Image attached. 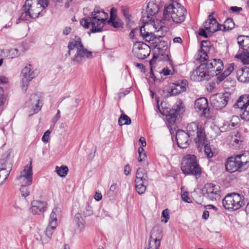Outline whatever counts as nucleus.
I'll return each mask as SVG.
<instances>
[{"label":"nucleus","mask_w":249,"mask_h":249,"mask_svg":"<svg viewBox=\"0 0 249 249\" xmlns=\"http://www.w3.org/2000/svg\"><path fill=\"white\" fill-rule=\"evenodd\" d=\"M69 171V169L67 166L62 165L61 167L56 166L55 168V172L57 174L62 177H65Z\"/></svg>","instance_id":"nucleus-41"},{"label":"nucleus","mask_w":249,"mask_h":249,"mask_svg":"<svg viewBox=\"0 0 249 249\" xmlns=\"http://www.w3.org/2000/svg\"><path fill=\"white\" fill-rule=\"evenodd\" d=\"M8 82V79L3 76H0V83L5 84Z\"/></svg>","instance_id":"nucleus-63"},{"label":"nucleus","mask_w":249,"mask_h":249,"mask_svg":"<svg viewBox=\"0 0 249 249\" xmlns=\"http://www.w3.org/2000/svg\"><path fill=\"white\" fill-rule=\"evenodd\" d=\"M235 85V81L233 80L230 78H227L223 82V87L226 89H230L233 87Z\"/></svg>","instance_id":"nucleus-45"},{"label":"nucleus","mask_w":249,"mask_h":249,"mask_svg":"<svg viewBox=\"0 0 249 249\" xmlns=\"http://www.w3.org/2000/svg\"><path fill=\"white\" fill-rule=\"evenodd\" d=\"M188 192H185L181 194V198L182 200L186 202L191 203L192 202L191 199L188 196Z\"/></svg>","instance_id":"nucleus-53"},{"label":"nucleus","mask_w":249,"mask_h":249,"mask_svg":"<svg viewBox=\"0 0 249 249\" xmlns=\"http://www.w3.org/2000/svg\"><path fill=\"white\" fill-rule=\"evenodd\" d=\"M74 221L76 224V231L82 232L85 230V221L80 213L75 215Z\"/></svg>","instance_id":"nucleus-26"},{"label":"nucleus","mask_w":249,"mask_h":249,"mask_svg":"<svg viewBox=\"0 0 249 249\" xmlns=\"http://www.w3.org/2000/svg\"><path fill=\"white\" fill-rule=\"evenodd\" d=\"M159 11V5L153 2H149L146 8L147 17L151 18V17L157 14Z\"/></svg>","instance_id":"nucleus-28"},{"label":"nucleus","mask_w":249,"mask_h":249,"mask_svg":"<svg viewBox=\"0 0 249 249\" xmlns=\"http://www.w3.org/2000/svg\"><path fill=\"white\" fill-rule=\"evenodd\" d=\"M220 27L223 31L231 30L234 27V23L233 20L229 18L226 19L224 24H220Z\"/></svg>","instance_id":"nucleus-38"},{"label":"nucleus","mask_w":249,"mask_h":249,"mask_svg":"<svg viewBox=\"0 0 249 249\" xmlns=\"http://www.w3.org/2000/svg\"><path fill=\"white\" fill-rule=\"evenodd\" d=\"M183 110L182 102L180 101L177 102L176 105L174 106L173 109L170 111L166 117L170 127H171L174 125L178 112L180 111V113H181Z\"/></svg>","instance_id":"nucleus-19"},{"label":"nucleus","mask_w":249,"mask_h":249,"mask_svg":"<svg viewBox=\"0 0 249 249\" xmlns=\"http://www.w3.org/2000/svg\"><path fill=\"white\" fill-rule=\"evenodd\" d=\"M190 137L184 130H179L176 132V138L178 147L186 148L189 145Z\"/></svg>","instance_id":"nucleus-23"},{"label":"nucleus","mask_w":249,"mask_h":249,"mask_svg":"<svg viewBox=\"0 0 249 249\" xmlns=\"http://www.w3.org/2000/svg\"><path fill=\"white\" fill-rule=\"evenodd\" d=\"M220 24L217 22L212 15L208 16V19L203 24L204 28L210 35L218 30H221L222 28H220Z\"/></svg>","instance_id":"nucleus-21"},{"label":"nucleus","mask_w":249,"mask_h":249,"mask_svg":"<svg viewBox=\"0 0 249 249\" xmlns=\"http://www.w3.org/2000/svg\"><path fill=\"white\" fill-rule=\"evenodd\" d=\"M117 18V10L113 7L110 9V21Z\"/></svg>","instance_id":"nucleus-50"},{"label":"nucleus","mask_w":249,"mask_h":249,"mask_svg":"<svg viewBox=\"0 0 249 249\" xmlns=\"http://www.w3.org/2000/svg\"><path fill=\"white\" fill-rule=\"evenodd\" d=\"M22 89L26 91L28 86V84L37 74V71L33 70L31 65L29 64L25 66L22 71Z\"/></svg>","instance_id":"nucleus-13"},{"label":"nucleus","mask_w":249,"mask_h":249,"mask_svg":"<svg viewBox=\"0 0 249 249\" xmlns=\"http://www.w3.org/2000/svg\"><path fill=\"white\" fill-rule=\"evenodd\" d=\"M243 141L240 138L235 135L232 138L231 140V144L235 148H239L240 146L242 145Z\"/></svg>","instance_id":"nucleus-43"},{"label":"nucleus","mask_w":249,"mask_h":249,"mask_svg":"<svg viewBox=\"0 0 249 249\" xmlns=\"http://www.w3.org/2000/svg\"><path fill=\"white\" fill-rule=\"evenodd\" d=\"M10 171L9 170H6L4 168H2L0 170V178H3V181L1 183H3L7 178L8 177Z\"/></svg>","instance_id":"nucleus-46"},{"label":"nucleus","mask_w":249,"mask_h":249,"mask_svg":"<svg viewBox=\"0 0 249 249\" xmlns=\"http://www.w3.org/2000/svg\"><path fill=\"white\" fill-rule=\"evenodd\" d=\"M71 31V28L70 27H66L63 31V34L64 35H69Z\"/></svg>","instance_id":"nucleus-60"},{"label":"nucleus","mask_w":249,"mask_h":249,"mask_svg":"<svg viewBox=\"0 0 249 249\" xmlns=\"http://www.w3.org/2000/svg\"><path fill=\"white\" fill-rule=\"evenodd\" d=\"M239 109L238 112L242 119L249 121V95H243L240 97L234 105Z\"/></svg>","instance_id":"nucleus-9"},{"label":"nucleus","mask_w":249,"mask_h":249,"mask_svg":"<svg viewBox=\"0 0 249 249\" xmlns=\"http://www.w3.org/2000/svg\"><path fill=\"white\" fill-rule=\"evenodd\" d=\"M57 225V224H55L54 223H51V222H49V224L46 228L45 231L46 235L48 237L50 238L52 236Z\"/></svg>","instance_id":"nucleus-42"},{"label":"nucleus","mask_w":249,"mask_h":249,"mask_svg":"<svg viewBox=\"0 0 249 249\" xmlns=\"http://www.w3.org/2000/svg\"><path fill=\"white\" fill-rule=\"evenodd\" d=\"M136 190L140 195L143 194L146 190L148 182L135 181Z\"/></svg>","instance_id":"nucleus-36"},{"label":"nucleus","mask_w":249,"mask_h":249,"mask_svg":"<svg viewBox=\"0 0 249 249\" xmlns=\"http://www.w3.org/2000/svg\"><path fill=\"white\" fill-rule=\"evenodd\" d=\"M27 106L31 109V116L35 113H37L41 108L42 103L40 101V97L34 94L31 96L30 98L26 103Z\"/></svg>","instance_id":"nucleus-20"},{"label":"nucleus","mask_w":249,"mask_h":249,"mask_svg":"<svg viewBox=\"0 0 249 249\" xmlns=\"http://www.w3.org/2000/svg\"><path fill=\"white\" fill-rule=\"evenodd\" d=\"M181 170L185 175H193L196 178H199L202 173V169L198 163L196 157L191 154L183 157Z\"/></svg>","instance_id":"nucleus-4"},{"label":"nucleus","mask_w":249,"mask_h":249,"mask_svg":"<svg viewBox=\"0 0 249 249\" xmlns=\"http://www.w3.org/2000/svg\"><path fill=\"white\" fill-rule=\"evenodd\" d=\"M131 169L129 165L127 164L124 166V173L126 176H128L130 174Z\"/></svg>","instance_id":"nucleus-56"},{"label":"nucleus","mask_w":249,"mask_h":249,"mask_svg":"<svg viewBox=\"0 0 249 249\" xmlns=\"http://www.w3.org/2000/svg\"><path fill=\"white\" fill-rule=\"evenodd\" d=\"M229 100L228 93H218L211 98L212 106L216 109H221L227 105Z\"/></svg>","instance_id":"nucleus-14"},{"label":"nucleus","mask_w":249,"mask_h":249,"mask_svg":"<svg viewBox=\"0 0 249 249\" xmlns=\"http://www.w3.org/2000/svg\"><path fill=\"white\" fill-rule=\"evenodd\" d=\"M234 65L233 63L230 64L223 72H221V73L218 72L217 80L216 81L217 84H219L220 82L224 80L231 74L234 70Z\"/></svg>","instance_id":"nucleus-27"},{"label":"nucleus","mask_w":249,"mask_h":249,"mask_svg":"<svg viewBox=\"0 0 249 249\" xmlns=\"http://www.w3.org/2000/svg\"><path fill=\"white\" fill-rule=\"evenodd\" d=\"M32 161L30 160L29 164L26 165L24 169L17 177V180L21 186H29L32 183L33 170Z\"/></svg>","instance_id":"nucleus-11"},{"label":"nucleus","mask_w":249,"mask_h":249,"mask_svg":"<svg viewBox=\"0 0 249 249\" xmlns=\"http://www.w3.org/2000/svg\"><path fill=\"white\" fill-rule=\"evenodd\" d=\"M160 73H162L164 76H167L173 74L171 71L167 68L163 69Z\"/></svg>","instance_id":"nucleus-55"},{"label":"nucleus","mask_w":249,"mask_h":249,"mask_svg":"<svg viewBox=\"0 0 249 249\" xmlns=\"http://www.w3.org/2000/svg\"><path fill=\"white\" fill-rule=\"evenodd\" d=\"M230 10L233 12L238 13L242 10V8L237 6H231L230 7Z\"/></svg>","instance_id":"nucleus-57"},{"label":"nucleus","mask_w":249,"mask_h":249,"mask_svg":"<svg viewBox=\"0 0 249 249\" xmlns=\"http://www.w3.org/2000/svg\"><path fill=\"white\" fill-rule=\"evenodd\" d=\"M47 209L46 201L40 200H34L31 203L30 212L33 214H41Z\"/></svg>","instance_id":"nucleus-22"},{"label":"nucleus","mask_w":249,"mask_h":249,"mask_svg":"<svg viewBox=\"0 0 249 249\" xmlns=\"http://www.w3.org/2000/svg\"><path fill=\"white\" fill-rule=\"evenodd\" d=\"M204 195L211 200H217L220 199V187L212 183L205 185Z\"/></svg>","instance_id":"nucleus-17"},{"label":"nucleus","mask_w":249,"mask_h":249,"mask_svg":"<svg viewBox=\"0 0 249 249\" xmlns=\"http://www.w3.org/2000/svg\"><path fill=\"white\" fill-rule=\"evenodd\" d=\"M3 91L0 89V111L2 109L5 98L2 94Z\"/></svg>","instance_id":"nucleus-49"},{"label":"nucleus","mask_w":249,"mask_h":249,"mask_svg":"<svg viewBox=\"0 0 249 249\" xmlns=\"http://www.w3.org/2000/svg\"><path fill=\"white\" fill-rule=\"evenodd\" d=\"M157 57L154 56L152 59L149 61V64L150 66L151 71H152V69L155 67V64L156 63Z\"/></svg>","instance_id":"nucleus-54"},{"label":"nucleus","mask_w":249,"mask_h":249,"mask_svg":"<svg viewBox=\"0 0 249 249\" xmlns=\"http://www.w3.org/2000/svg\"><path fill=\"white\" fill-rule=\"evenodd\" d=\"M237 40L240 47L243 49V51L244 49H246L244 48H249V36H239L237 37Z\"/></svg>","instance_id":"nucleus-34"},{"label":"nucleus","mask_w":249,"mask_h":249,"mask_svg":"<svg viewBox=\"0 0 249 249\" xmlns=\"http://www.w3.org/2000/svg\"><path fill=\"white\" fill-rule=\"evenodd\" d=\"M204 64L209 71L210 75L212 76H215L217 80L218 72L221 73L224 68L222 61L219 59H213Z\"/></svg>","instance_id":"nucleus-16"},{"label":"nucleus","mask_w":249,"mask_h":249,"mask_svg":"<svg viewBox=\"0 0 249 249\" xmlns=\"http://www.w3.org/2000/svg\"><path fill=\"white\" fill-rule=\"evenodd\" d=\"M222 204L226 209L233 211L239 209L245 204L242 197L235 193L226 195L223 199Z\"/></svg>","instance_id":"nucleus-8"},{"label":"nucleus","mask_w":249,"mask_h":249,"mask_svg":"<svg viewBox=\"0 0 249 249\" xmlns=\"http://www.w3.org/2000/svg\"><path fill=\"white\" fill-rule=\"evenodd\" d=\"M161 27L162 25L159 24L158 20L151 21L150 19L149 22H146L141 27V35L145 41L151 43L155 48L158 45L159 39L155 36L153 33L160 31Z\"/></svg>","instance_id":"nucleus-5"},{"label":"nucleus","mask_w":249,"mask_h":249,"mask_svg":"<svg viewBox=\"0 0 249 249\" xmlns=\"http://www.w3.org/2000/svg\"><path fill=\"white\" fill-rule=\"evenodd\" d=\"M194 108L196 112H201V116L209 117L210 109L208 107V100L206 98L202 97L196 100L195 102Z\"/></svg>","instance_id":"nucleus-18"},{"label":"nucleus","mask_w":249,"mask_h":249,"mask_svg":"<svg viewBox=\"0 0 249 249\" xmlns=\"http://www.w3.org/2000/svg\"><path fill=\"white\" fill-rule=\"evenodd\" d=\"M186 14V9L180 4L173 3L165 8L163 18L166 20L172 19L174 22L179 23L184 20Z\"/></svg>","instance_id":"nucleus-6"},{"label":"nucleus","mask_w":249,"mask_h":249,"mask_svg":"<svg viewBox=\"0 0 249 249\" xmlns=\"http://www.w3.org/2000/svg\"><path fill=\"white\" fill-rule=\"evenodd\" d=\"M209 43L206 41H203L201 42V53H202V54H200V59L201 60H206L208 58V56L206 54V52L208 50V45Z\"/></svg>","instance_id":"nucleus-39"},{"label":"nucleus","mask_w":249,"mask_h":249,"mask_svg":"<svg viewBox=\"0 0 249 249\" xmlns=\"http://www.w3.org/2000/svg\"><path fill=\"white\" fill-rule=\"evenodd\" d=\"M135 181L148 182V176L146 171L143 168H138L136 172Z\"/></svg>","instance_id":"nucleus-31"},{"label":"nucleus","mask_w":249,"mask_h":249,"mask_svg":"<svg viewBox=\"0 0 249 249\" xmlns=\"http://www.w3.org/2000/svg\"><path fill=\"white\" fill-rule=\"evenodd\" d=\"M60 118V111L58 110L55 117L53 119V122L55 124Z\"/></svg>","instance_id":"nucleus-58"},{"label":"nucleus","mask_w":249,"mask_h":249,"mask_svg":"<svg viewBox=\"0 0 249 249\" xmlns=\"http://www.w3.org/2000/svg\"><path fill=\"white\" fill-rule=\"evenodd\" d=\"M94 198L97 201H100L102 198V195L101 193L96 192L94 196Z\"/></svg>","instance_id":"nucleus-59"},{"label":"nucleus","mask_w":249,"mask_h":249,"mask_svg":"<svg viewBox=\"0 0 249 249\" xmlns=\"http://www.w3.org/2000/svg\"><path fill=\"white\" fill-rule=\"evenodd\" d=\"M209 212L207 210H205L203 213V214H202V218L204 219H207L209 216Z\"/></svg>","instance_id":"nucleus-62"},{"label":"nucleus","mask_w":249,"mask_h":249,"mask_svg":"<svg viewBox=\"0 0 249 249\" xmlns=\"http://www.w3.org/2000/svg\"><path fill=\"white\" fill-rule=\"evenodd\" d=\"M51 133V131L49 130H47L44 134L42 140L43 142L47 143L49 142L50 139V135Z\"/></svg>","instance_id":"nucleus-51"},{"label":"nucleus","mask_w":249,"mask_h":249,"mask_svg":"<svg viewBox=\"0 0 249 249\" xmlns=\"http://www.w3.org/2000/svg\"><path fill=\"white\" fill-rule=\"evenodd\" d=\"M130 118L126 115L122 114L119 119L118 123L121 126L123 125H128L131 124Z\"/></svg>","instance_id":"nucleus-40"},{"label":"nucleus","mask_w":249,"mask_h":249,"mask_svg":"<svg viewBox=\"0 0 249 249\" xmlns=\"http://www.w3.org/2000/svg\"><path fill=\"white\" fill-rule=\"evenodd\" d=\"M235 57L239 58L244 64H249V53L247 49H244L243 53L236 54Z\"/></svg>","instance_id":"nucleus-37"},{"label":"nucleus","mask_w":249,"mask_h":249,"mask_svg":"<svg viewBox=\"0 0 249 249\" xmlns=\"http://www.w3.org/2000/svg\"><path fill=\"white\" fill-rule=\"evenodd\" d=\"M27 186H21L20 189L21 194L24 197H26L29 195V191Z\"/></svg>","instance_id":"nucleus-48"},{"label":"nucleus","mask_w":249,"mask_h":249,"mask_svg":"<svg viewBox=\"0 0 249 249\" xmlns=\"http://www.w3.org/2000/svg\"><path fill=\"white\" fill-rule=\"evenodd\" d=\"M198 34L199 36L204 37H208L209 36H211L205 29L200 28L199 30Z\"/></svg>","instance_id":"nucleus-52"},{"label":"nucleus","mask_w":249,"mask_h":249,"mask_svg":"<svg viewBox=\"0 0 249 249\" xmlns=\"http://www.w3.org/2000/svg\"><path fill=\"white\" fill-rule=\"evenodd\" d=\"M186 90V83L181 82L180 83L173 84L170 87L169 94L170 96H176Z\"/></svg>","instance_id":"nucleus-25"},{"label":"nucleus","mask_w":249,"mask_h":249,"mask_svg":"<svg viewBox=\"0 0 249 249\" xmlns=\"http://www.w3.org/2000/svg\"><path fill=\"white\" fill-rule=\"evenodd\" d=\"M211 75L205 64H201L198 68L193 71L191 74L190 78L195 81H201L208 79Z\"/></svg>","instance_id":"nucleus-12"},{"label":"nucleus","mask_w":249,"mask_h":249,"mask_svg":"<svg viewBox=\"0 0 249 249\" xmlns=\"http://www.w3.org/2000/svg\"><path fill=\"white\" fill-rule=\"evenodd\" d=\"M225 167L226 170L230 173L242 170L236 156L231 157L228 159L225 163Z\"/></svg>","instance_id":"nucleus-24"},{"label":"nucleus","mask_w":249,"mask_h":249,"mask_svg":"<svg viewBox=\"0 0 249 249\" xmlns=\"http://www.w3.org/2000/svg\"><path fill=\"white\" fill-rule=\"evenodd\" d=\"M204 143L200 144L199 143H196V146L198 148H201L202 147H204V152L208 158H211L213 156V153L210 147V146L208 144L207 139L206 138V136L205 138Z\"/></svg>","instance_id":"nucleus-33"},{"label":"nucleus","mask_w":249,"mask_h":249,"mask_svg":"<svg viewBox=\"0 0 249 249\" xmlns=\"http://www.w3.org/2000/svg\"><path fill=\"white\" fill-rule=\"evenodd\" d=\"M68 48L69 51L66 56H71V62L74 65L81 64L85 59L93 57L92 52L84 47L79 37L70 41Z\"/></svg>","instance_id":"nucleus-1"},{"label":"nucleus","mask_w":249,"mask_h":249,"mask_svg":"<svg viewBox=\"0 0 249 249\" xmlns=\"http://www.w3.org/2000/svg\"><path fill=\"white\" fill-rule=\"evenodd\" d=\"M132 51L139 59H142L149 55L150 48L143 42H137L134 43Z\"/></svg>","instance_id":"nucleus-15"},{"label":"nucleus","mask_w":249,"mask_h":249,"mask_svg":"<svg viewBox=\"0 0 249 249\" xmlns=\"http://www.w3.org/2000/svg\"><path fill=\"white\" fill-rule=\"evenodd\" d=\"M145 157L146 156L145 153L140 154L138 157V161L139 162L142 161V160H144Z\"/></svg>","instance_id":"nucleus-64"},{"label":"nucleus","mask_w":249,"mask_h":249,"mask_svg":"<svg viewBox=\"0 0 249 249\" xmlns=\"http://www.w3.org/2000/svg\"><path fill=\"white\" fill-rule=\"evenodd\" d=\"M236 157L242 170L245 169L247 167V164L249 163V154L238 155Z\"/></svg>","instance_id":"nucleus-32"},{"label":"nucleus","mask_w":249,"mask_h":249,"mask_svg":"<svg viewBox=\"0 0 249 249\" xmlns=\"http://www.w3.org/2000/svg\"><path fill=\"white\" fill-rule=\"evenodd\" d=\"M48 0H38L36 5H33L32 0H26L23 6V12L18 19L28 20L31 18H36L43 10L48 6Z\"/></svg>","instance_id":"nucleus-3"},{"label":"nucleus","mask_w":249,"mask_h":249,"mask_svg":"<svg viewBox=\"0 0 249 249\" xmlns=\"http://www.w3.org/2000/svg\"><path fill=\"white\" fill-rule=\"evenodd\" d=\"M108 14L99 8L96 7L91 13V17L82 18L80 24L85 28L88 29L91 26L92 33L101 32L107 19Z\"/></svg>","instance_id":"nucleus-2"},{"label":"nucleus","mask_w":249,"mask_h":249,"mask_svg":"<svg viewBox=\"0 0 249 249\" xmlns=\"http://www.w3.org/2000/svg\"><path fill=\"white\" fill-rule=\"evenodd\" d=\"M61 216V210L58 207H55L53 210L50 217L49 222L52 224L57 225L58 219Z\"/></svg>","instance_id":"nucleus-30"},{"label":"nucleus","mask_w":249,"mask_h":249,"mask_svg":"<svg viewBox=\"0 0 249 249\" xmlns=\"http://www.w3.org/2000/svg\"><path fill=\"white\" fill-rule=\"evenodd\" d=\"M121 10L124 17L125 18L127 25L131 27L133 25V22L131 20V16L129 14L128 7L125 6H122L121 7Z\"/></svg>","instance_id":"nucleus-35"},{"label":"nucleus","mask_w":249,"mask_h":249,"mask_svg":"<svg viewBox=\"0 0 249 249\" xmlns=\"http://www.w3.org/2000/svg\"><path fill=\"white\" fill-rule=\"evenodd\" d=\"M107 23L109 25H110L111 26H113L114 28H119L120 27H122L123 26V23L121 21L120 19L118 18H115L113 20H112L111 21H110V20H108L107 21Z\"/></svg>","instance_id":"nucleus-44"},{"label":"nucleus","mask_w":249,"mask_h":249,"mask_svg":"<svg viewBox=\"0 0 249 249\" xmlns=\"http://www.w3.org/2000/svg\"><path fill=\"white\" fill-rule=\"evenodd\" d=\"M187 133L194 140L196 143L200 144L204 143L206 135L204 128L199 124L197 122H194L189 124L186 127Z\"/></svg>","instance_id":"nucleus-7"},{"label":"nucleus","mask_w":249,"mask_h":249,"mask_svg":"<svg viewBox=\"0 0 249 249\" xmlns=\"http://www.w3.org/2000/svg\"><path fill=\"white\" fill-rule=\"evenodd\" d=\"M162 238L161 229L159 227H154L150 232L148 243L144 249H159Z\"/></svg>","instance_id":"nucleus-10"},{"label":"nucleus","mask_w":249,"mask_h":249,"mask_svg":"<svg viewBox=\"0 0 249 249\" xmlns=\"http://www.w3.org/2000/svg\"><path fill=\"white\" fill-rule=\"evenodd\" d=\"M169 212L168 209H166L164 210L162 212L161 215V221L164 222L165 223H167L169 219Z\"/></svg>","instance_id":"nucleus-47"},{"label":"nucleus","mask_w":249,"mask_h":249,"mask_svg":"<svg viewBox=\"0 0 249 249\" xmlns=\"http://www.w3.org/2000/svg\"><path fill=\"white\" fill-rule=\"evenodd\" d=\"M86 209H87V212L85 213V214L87 215H90L92 214V210H91V207L89 206V205L86 206Z\"/></svg>","instance_id":"nucleus-61"},{"label":"nucleus","mask_w":249,"mask_h":249,"mask_svg":"<svg viewBox=\"0 0 249 249\" xmlns=\"http://www.w3.org/2000/svg\"><path fill=\"white\" fill-rule=\"evenodd\" d=\"M238 80L243 83L249 81V69H242L237 71Z\"/></svg>","instance_id":"nucleus-29"}]
</instances>
